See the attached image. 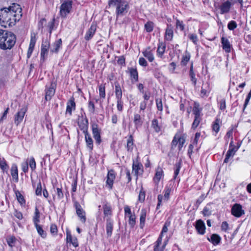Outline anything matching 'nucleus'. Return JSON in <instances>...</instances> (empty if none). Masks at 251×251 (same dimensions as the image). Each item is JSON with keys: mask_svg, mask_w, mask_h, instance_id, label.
<instances>
[{"mask_svg": "<svg viewBox=\"0 0 251 251\" xmlns=\"http://www.w3.org/2000/svg\"><path fill=\"white\" fill-rule=\"evenodd\" d=\"M103 214L104 215V218L110 219V217L112 215V207L110 204L105 203L103 205Z\"/></svg>", "mask_w": 251, "mask_h": 251, "instance_id": "f3484780", "label": "nucleus"}, {"mask_svg": "<svg viewBox=\"0 0 251 251\" xmlns=\"http://www.w3.org/2000/svg\"><path fill=\"white\" fill-rule=\"evenodd\" d=\"M11 175L14 179H15V181H18V168L16 164H13L11 168Z\"/></svg>", "mask_w": 251, "mask_h": 251, "instance_id": "cd10ccee", "label": "nucleus"}, {"mask_svg": "<svg viewBox=\"0 0 251 251\" xmlns=\"http://www.w3.org/2000/svg\"><path fill=\"white\" fill-rule=\"evenodd\" d=\"M163 176V171L162 169L160 167H158L155 170V174L153 178L154 181L156 183H158Z\"/></svg>", "mask_w": 251, "mask_h": 251, "instance_id": "4be33fe9", "label": "nucleus"}, {"mask_svg": "<svg viewBox=\"0 0 251 251\" xmlns=\"http://www.w3.org/2000/svg\"><path fill=\"white\" fill-rule=\"evenodd\" d=\"M162 236L161 234L156 242V245L154 246V251H163V249H159L158 247L162 242Z\"/></svg>", "mask_w": 251, "mask_h": 251, "instance_id": "09e8293b", "label": "nucleus"}, {"mask_svg": "<svg viewBox=\"0 0 251 251\" xmlns=\"http://www.w3.org/2000/svg\"><path fill=\"white\" fill-rule=\"evenodd\" d=\"M75 208L76 214L79 217L80 221L83 224L85 223L86 221V213L85 211L81 207L80 204L77 202H75Z\"/></svg>", "mask_w": 251, "mask_h": 251, "instance_id": "423d86ee", "label": "nucleus"}, {"mask_svg": "<svg viewBox=\"0 0 251 251\" xmlns=\"http://www.w3.org/2000/svg\"><path fill=\"white\" fill-rule=\"evenodd\" d=\"M75 102L74 98H71L67 103L66 112L69 113L70 115H72L73 110H75Z\"/></svg>", "mask_w": 251, "mask_h": 251, "instance_id": "6ab92c4d", "label": "nucleus"}, {"mask_svg": "<svg viewBox=\"0 0 251 251\" xmlns=\"http://www.w3.org/2000/svg\"><path fill=\"white\" fill-rule=\"evenodd\" d=\"M62 40L61 39H59L57 40H56L51 46L50 49V51L51 53H58L59 49L62 46Z\"/></svg>", "mask_w": 251, "mask_h": 251, "instance_id": "dca6fc26", "label": "nucleus"}, {"mask_svg": "<svg viewBox=\"0 0 251 251\" xmlns=\"http://www.w3.org/2000/svg\"><path fill=\"white\" fill-rule=\"evenodd\" d=\"M237 151V149L236 148H229L224 161V163H227L230 157L233 156Z\"/></svg>", "mask_w": 251, "mask_h": 251, "instance_id": "b1692460", "label": "nucleus"}, {"mask_svg": "<svg viewBox=\"0 0 251 251\" xmlns=\"http://www.w3.org/2000/svg\"><path fill=\"white\" fill-rule=\"evenodd\" d=\"M129 72L132 80L137 82L138 81V75L136 69L130 68Z\"/></svg>", "mask_w": 251, "mask_h": 251, "instance_id": "7c9ffc66", "label": "nucleus"}, {"mask_svg": "<svg viewBox=\"0 0 251 251\" xmlns=\"http://www.w3.org/2000/svg\"><path fill=\"white\" fill-rule=\"evenodd\" d=\"M110 6H116L117 14L123 15L127 12L128 4L125 1L121 0H110L109 2Z\"/></svg>", "mask_w": 251, "mask_h": 251, "instance_id": "f03ea898", "label": "nucleus"}, {"mask_svg": "<svg viewBox=\"0 0 251 251\" xmlns=\"http://www.w3.org/2000/svg\"><path fill=\"white\" fill-rule=\"evenodd\" d=\"M17 200L21 204L25 203V200L23 195L19 192L16 193Z\"/></svg>", "mask_w": 251, "mask_h": 251, "instance_id": "603ef678", "label": "nucleus"}, {"mask_svg": "<svg viewBox=\"0 0 251 251\" xmlns=\"http://www.w3.org/2000/svg\"><path fill=\"white\" fill-rule=\"evenodd\" d=\"M221 123V120L219 119H216L212 125L213 130L216 133H217L220 129V124Z\"/></svg>", "mask_w": 251, "mask_h": 251, "instance_id": "e433bc0d", "label": "nucleus"}, {"mask_svg": "<svg viewBox=\"0 0 251 251\" xmlns=\"http://www.w3.org/2000/svg\"><path fill=\"white\" fill-rule=\"evenodd\" d=\"M26 111L25 108H22L18 111L15 116V124L18 126L23 121Z\"/></svg>", "mask_w": 251, "mask_h": 251, "instance_id": "f8f14e48", "label": "nucleus"}, {"mask_svg": "<svg viewBox=\"0 0 251 251\" xmlns=\"http://www.w3.org/2000/svg\"><path fill=\"white\" fill-rule=\"evenodd\" d=\"M210 92L209 84L208 83H206L205 84H203L201 87V97H204L208 96L209 93Z\"/></svg>", "mask_w": 251, "mask_h": 251, "instance_id": "c756f323", "label": "nucleus"}, {"mask_svg": "<svg viewBox=\"0 0 251 251\" xmlns=\"http://www.w3.org/2000/svg\"><path fill=\"white\" fill-rule=\"evenodd\" d=\"M170 193H171V189L170 188H166L165 189L164 195L163 196L164 201H167L169 200Z\"/></svg>", "mask_w": 251, "mask_h": 251, "instance_id": "4d7b16f0", "label": "nucleus"}, {"mask_svg": "<svg viewBox=\"0 0 251 251\" xmlns=\"http://www.w3.org/2000/svg\"><path fill=\"white\" fill-rule=\"evenodd\" d=\"M99 94L100 98H104L105 97V87L104 85H100L99 87Z\"/></svg>", "mask_w": 251, "mask_h": 251, "instance_id": "6e6d98bb", "label": "nucleus"}, {"mask_svg": "<svg viewBox=\"0 0 251 251\" xmlns=\"http://www.w3.org/2000/svg\"><path fill=\"white\" fill-rule=\"evenodd\" d=\"M185 142V138L182 135L177 133L174 136L171 143V148L174 149L178 144V150L180 151Z\"/></svg>", "mask_w": 251, "mask_h": 251, "instance_id": "20e7f679", "label": "nucleus"}, {"mask_svg": "<svg viewBox=\"0 0 251 251\" xmlns=\"http://www.w3.org/2000/svg\"><path fill=\"white\" fill-rule=\"evenodd\" d=\"M17 240V239L14 236H8L6 238V241L11 248L15 246Z\"/></svg>", "mask_w": 251, "mask_h": 251, "instance_id": "bb28decb", "label": "nucleus"}, {"mask_svg": "<svg viewBox=\"0 0 251 251\" xmlns=\"http://www.w3.org/2000/svg\"><path fill=\"white\" fill-rule=\"evenodd\" d=\"M176 26L177 28H179L181 31L184 29L185 25L182 21L176 20Z\"/></svg>", "mask_w": 251, "mask_h": 251, "instance_id": "13d9d810", "label": "nucleus"}, {"mask_svg": "<svg viewBox=\"0 0 251 251\" xmlns=\"http://www.w3.org/2000/svg\"><path fill=\"white\" fill-rule=\"evenodd\" d=\"M50 47V42L47 39L43 41L41 45V57L43 61L45 60V59L47 57L48 55Z\"/></svg>", "mask_w": 251, "mask_h": 251, "instance_id": "0eeeda50", "label": "nucleus"}, {"mask_svg": "<svg viewBox=\"0 0 251 251\" xmlns=\"http://www.w3.org/2000/svg\"><path fill=\"white\" fill-rule=\"evenodd\" d=\"M133 139L132 135H130L127 141V149L128 151H132L133 146Z\"/></svg>", "mask_w": 251, "mask_h": 251, "instance_id": "37998d69", "label": "nucleus"}, {"mask_svg": "<svg viewBox=\"0 0 251 251\" xmlns=\"http://www.w3.org/2000/svg\"><path fill=\"white\" fill-rule=\"evenodd\" d=\"M170 225V222H167L165 223V224L163 227L161 234H160L161 235H163V233H166L168 231V226H169Z\"/></svg>", "mask_w": 251, "mask_h": 251, "instance_id": "0e129e2a", "label": "nucleus"}, {"mask_svg": "<svg viewBox=\"0 0 251 251\" xmlns=\"http://www.w3.org/2000/svg\"><path fill=\"white\" fill-rule=\"evenodd\" d=\"M106 230L107 236H111L113 230V222L111 219H107Z\"/></svg>", "mask_w": 251, "mask_h": 251, "instance_id": "5701e85b", "label": "nucleus"}, {"mask_svg": "<svg viewBox=\"0 0 251 251\" xmlns=\"http://www.w3.org/2000/svg\"><path fill=\"white\" fill-rule=\"evenodd\" d=\"M96 30V25H92L88 31L86 32L85 39L88 41L92 38L94 36Z\"/></svg>", "mask_w": 251, "mask_h": 251, "instance_id": "412c9836", "label": "nucleus"}, {"mask_svg": "<svg viewBox=\"0 0 251 251\" xmlns=\"http://www.w3.org/2000/svg\"><path fill=\"white\" fill-rule=\"evenodd\" d=\"M39 219L40 212L38 208L36 207L35 211V216L33 218V222L35 225L38 224V222H39Z\"/></svg>", "mask_w": 251, "mask_h": 251, "instance_id": "49530a36", "label": "nucleus"}, {"mask_svg": "<svg viewBox=\"0 0 251 251\" xmlns=\"http://www.w3.org/2000/svg\"><path fill=\"white\" fill-rule=\"evenodd\" d=\"M36 42V34L34 33H31V39H30V44H29V47L34 48Z\"/></svg>", "mask_w": 251, "mask_h": 251, "instance_id": "3c124183", "label": "nucleus"}, {"mask_svg": "<svg viewBox=\"0 0 251 251\" xmlns=\"http://www.w3.org/2000/svg\"><path fill=\"white\" fill-rule=\"evenodd\" d=\"M156 106L158 110L162 111L163 109V105L162 100L160 99H156Z\"/></svg>", "mask_w": 251, "mask_h": 251, "instance_id": "052dcab7", "label": "nucleus"}, {"mask_svg": "<svg viewBox=\"0 0 251 251\" xmlns=\"http://www.w3.org/2000/svg\"><path fill=\"white\" fill-rule=\"evenodd\" d=\"M237 24L234 21H230L227 25V27L230 30H233L237 27Z\"/></svg>", "mask_w": 251, "mask_h": 251, "instance_id": "864d4df0", "label": "nucleus"}, {"mask_svg": "<svg viewBox=\"0 0 251 251\" xmlns=\"http://www.w3.org/2000/svg\"><path fill=\"white\" fill-rule=\"evenodd\" d=\"M5 39L3 42L4 45H1L0 49L2 50L11 49L15 45L16 43V36L11 32H8L6 35Z\"/></svg>", "mask_w": 251, "mask_h": 251, "instance_id": "7ed1b4c3", "label": "nucleus"}, {"mask_svg": "<svg viewBox=\"0 0 251 251\" xmlns=\"http://www.w3.org/2000/svg\"><path fill=\"white\" fill-rule=\"evenodd\" d=\"M174 36L173 27L170 25H168L165 33V39L167 41H172Z\"/></svg>", "mask_w": 251, "mask_h": 251, "instance_id": "a211bd4d", "label": "nucleus"}, {"mask_svg": "<svg viewBox=\"0 0 251 251\" xmlns=\"http://www.w3.org/2000/svg\"><path fill=\"white\" fill-rule=\"evenodd\" d=\"M153 23L152 22H148L145 25V28L146 30L148 32H150L153 30Z\"/></svg>", "mask_w": 251, "mask_h": 251, "instance_id": "c03bdc74", "label": "nucleus"}, {"mask_svg": "<svg viewBox=\"0 0 251 251\" xmlns=\"http://www.w3.org/2000/svg\"><path fill=\"white\" fill-rule=\"evenodd\" d=\"M151 126L155 132H159L160 131V126L159 125L158 121L156 119L152 121Z\"/></svg>", "mask_w": 251, "mask_h": 251, "instance_id": "79ce46f5", "label": "nucleus"}, {"mask_svg": "<svg viewBox=\"0 0 251 251\" xmlns=\"http://www.w3.org/2000/svg\"><path fill=\"white\" fill-rule=\"evenodd\" d=\"M219 108L221 110H224L226 108L225 99H222L219 101Z\"/></svg>", "mask_w": 251, "mask_h": 251, "instance_id": "680f3d73", "label": "nucleus"}, {"mask_svg": "<svg viewBox=\"0 0 251 251\" xmlns=\"http://www.w3.org/2000/svg\"><path fill=\"white\" fill-rule=\"evenodd\" d=\"M20 5L13 3L8 8L0 10V24L4 26H12L21 19L22 13Z\"/></svg>", "mask_w": 251, "mask_h": 251, "instance_id": "f257e3e1", "label": "nucleus"}, {"mask_svg": "<svg viewBox=\"0 0 251 251\" xmlns=\"http://www.w3.org/2000/svg\"><path fill=\"white\" fill-rule=\"evenodd\" d=\"M189 75L191 78V80L192 81L194 85H196L197 83V78L195 77V74L193 71V65H191L190 71H189Z\"/></svg>", "mask_w": 251, "mask_h": 251, "instance_id": "a19ab883", "label": "nucleus"}, {"mask_svg": "<svg viewBox=\"0 0 251 251\" xmlns=\"http://www.w3.org/2000/svg\"><path fill=\"white\" fill-rule=\"evenodd\" d=\"M221 43L223 49L227 53H229L231 51V45L227 39L223 37L221 39Z\"/></svg>", "mask_w": 251, "mask_h": 251, "instance_id": "aec40b11", "label": "nucleus"}, {"mask_svg": "<svg viewBox=\"0 0 251 251\" xmlns=\"http://www.w3.org/2000/svg\"><path fill=\"white\" fill-rule=\"evenodd\" d=\"M150 49V48L146 49L143 52V54L144 56L146 57L150 62H152L154 60V56Z\"/></svg>", "mask_w": 251, "mask_h": 251, "instance_id": "2f4dec72", "label": "nucleus"}, {"mask_svg": "<svg viewBox=\"0 0 251 251\" xmlns=\"http://www.w3.org/2000/svg\"><path fill=\"white\" fill-rule=\"evenodd\" d=\"M88 110L91 114H94L95 112V106L94 102L89 101L88 105Z\"/></svg>", "mask_w": 251, "mask_h": 251, "instance_id": "5fc2aeb1", "label": "nucleus"}, {"mask_svg": "<svg viewBox=\"0 0 251 251\" xmlns=\"http://www.w3.org/2000/svg\"><path fill=\"white\" fill-rule=\"evenodd\" d=\"M201 109L200 107L199 104L198 103L195 102L193 110L195 116L201 117Z\"/></svg>", "mask_w": 251, "mask_h": 251, "instance_id": "72a5a7b5", "label": "nucleus"}, {"mask_svg": "<svg viewBox=\"0 0 251 251\" xmlns=\"http://www.w3.org/2000/svg\"><path fill=\"white\" fill-rule=\"evenodd\" d=\"M189 39L195 44H197L198 42L197 36L195 34H190L188 35Z\"/></svg>", "mask_w": 251, "mask_h": 251, "instance_id": "e2e57ef3", "label": "nucleus"}, {"mask_svg": "<svg viewBox=\"0 0 251 251\" xmlns=\"http://www.w3.org/2000/svg\"><path fill=\"white\" fill-rule=\"evenodd\" d=\"M202 214L204 216H209L211 214V212L208 207H205L202 211Z\"/></svg>", "mask_w": 251, "mask_h": 251, "instance_id": "774afa93", "label": "nucleus"}, {"mask_svg": "<svg viewBox=\"0 0 251 251\" xmlns=\"http://www.w3.org/2000/svg\"><path fill=\"white\" fill-rule=\"evenodd\" d=\"M201 121V117L195 116L194 122L192 125V128L196 129Z\"/></svg>", "mask_w": 251, "mask_h": 251, "instance_id": "de8ad7c7", "label": "nucleus"}, {"mask_svg": "<svg viewBox=\"0 0 251 251\" xmlns=\"http://www.w3.org/2000/svg\"><path fill=\"white\" fill-rule=\"evenodd\" d=\"M190 58V54L189 53L186 52L185 54H184L182 56V58L181 61V65L185 66L189 62Z\"/></svg>", "mask_w": 251, "mask_h": 251, "instance_id": "ea45409f", "label": "nucleus"}, {"mask_svg": "<svg viewBox=\"0 0 251 251\" xmlns=\"http://www.w3.org/2000/svg\"><path fill=\"white\" fill-rule=\"evenodd\" d=\"M29 166L32 171H33L36 168V162L34 158L32 157L30 158L29 162Z\"/></svg>", "mask_w": 251, "mask_h": 251, "instance_id": "bf43d9fd", "label": "nucleus"}, {"mask_svg": "<svg viewBox=\"0 0 251 251\" xmlns=\"http://www.w3.org/2000/svg\"><path fill=\"white\" fill-rule=\"evenodd\" d=\"M143 165L138 161H133L132 172L134 173L135 176H138L139 174L143 171Z\"/></svg>", "mask_w": 251, "mask_h": 251, "instance_id": "4468645a", "label": "nucleus"}, {"mask_svg": "<svg viewBox=\"0 0 251 251\" xmlns=\"http://www.w3.org/2000/svg\"><path fill=\"white\" fill-rule=\"evenodd\" d=\"M231 214L236 217H240L245 214L244 210L242 209V206L238 203L234 204L231 208Z\"/></svg>", "mask_w": 251, "mask_h": 251, "instance_id": "6e6552de", "label": "nucleus"}, {"mask_svg": "<svg viewBox=\"0 0 251 251\" xmlns=\"http://www.w3.org/2000/svg\"><path fill=\"white\" fill-rule=\"evenodd\" d=\"M92 129L93 137L96 142L99 144H100L101 142L100 130L99 129L98 125L95 123L93 124L92 125Z\"/></svg>", "mask_w": 251, "mask_h": 251, "instance_id": "9d476101", "label": "nucleus"}, {"mask_svg": "<svg viewBox=\"0 0 251 251\" xmlns=\"http://www.w3.org/2000/svg\"><path fill=\"white\" fill-rule=\"evenodd\" d=\"M214 245H217L221 240L220 236L217 234H213L211 236L210 239L207 238Z\"/></svg>", "mask_w": 251, "mask_h": 251, "instance_id": "a878e982", "label": "nucleus"}, {"mask_svg": "<svg viewBox=\"0 0 251 251\" xmlns=\"http://www.w3.org/2000/svg\"><path fill=\"white\" fill-rule=\"evenodd\" d=\"M0 168L3 172H7L9 166L3 157H0Z\"/></svg>", "mask_w": 251, "mask_h": 251, "instance_id": "473e14b6", "label": "nucleus"}, {"mask_svg": "<svg viewBox=\"0 0 251 251\" xmlns=\"http://www.w3.org/2000/svg\"><path fill=\"white\" fill-rule=\"evenodd\" d=\"M146 217V211L145 210L142 209L141 212L140 222V227L142 228L145 225V222Z\"/></svg>", "mask_w": 251, "mask_h": 251, "instance_id": "f704fd0d", "label": "nucleus"}, {"mask_svg": "<svg viewBox=\"0 0 251 251\" xmlns=\"http://www.w3.org/2000/svg\"><path fill=\"white\" fill-rule=\"evenodd\" d=\"M72 7V2L71 1H67L63 2L60 9V14L62 17L65 18L70 12Z\"/></svg>", "mask_w": 251, "mask_h": 251, "instance_id": "39448f33", "label": "nucleus"}, {"mask_svg": "<svg viewBox=\"0 0 251 251\" xmlns=\"http://www.w3.org/2000/svg\"><path fill=\"white\" fill-rule=\"evenodd\" d=\"M115 173L113 170H110L108 171L107 175L106 186L109 189H111L113 187V182L115 179Z\"/></svg>", "mask_w": 251, "mask_h": 251, "instance_id": "9b49d317", "label": "nucleus"}, {"mask_svg": "<svg viewBox=\"0 0 251 251\" xmlns=\"http://www.w3.org/2000/svg\"><path fill=\"white\" fill-rule=\"evenodd\" d=\"M50 231L51 233L56 234L57 232V226L54 224H52L50 227Z\"/></svg>", "mask_w": 251, "mask_h": 251, "instance_id": "69168bd1", "label": "nucleus"}, {"mask_svg": "<svg viewBox=\"0 0 251 251\" xmlns=\"http://www.w3.org/2000/svg\"><path fill=\"white\" fill-rule=\"evenodd\" d=\"M36 194L37 196H41L42 194V186L40 182H39L37 184V188L36 189L35 191Z\"/></svg>", "mask_w": 251, "mask_h": 251, "instance_id": "338daca9", "label": "nucleus"}, {"mask_svg": "<svg viewBox=\"0 0 251 251\" xmlns=\"http://www.w3.org/2000/svg\"><path fill=\"white\" fill-rule=\"evenodd\" d=\"M67 242L71 243L75 247L78 246L77 241L76 238H73L70 232H67Z\"/></svg>", "mask_w": 251, "mask_h": 251, "instance_id": "c85d7f7f", "label": "nucleus"}, {"mask_svg": "<svg viewBox=\"0 0 251 251\" xmlns=\"http://www.w3.org/2000/svg\"><path fill=\"white\" fill-rule=\"evenodd\" d=\"M35 226L39 234L41 235L43 238H45L46 236V234L44 232V231L43 229L42 226L38 224L35 225Z\"/></svg>", "mask_w": 251, "mask_h": 251, "instance_id": "a18cd8bd", "label": "nucleus"}, {"mask_svg": "<svg viewBox=\"0 0 251 251\" xmlns=\"http://www.w3.org/2000/svg\"><path fill=\"white\" fill-rule=\"evenodd\" d=\"M195 227L198 233L201 235L204 234L205 226L204 222L201 220H198L197 221Z\"/></svg>", "mask_w": 251, "mask_h": 251, "instance_id": "2eb2a0df", "label": "nucleus"}, {"mask_svg": "<svg viewBox=\"0 0 251 251\" xmlns=\"http://www.w3.org/2000/svg\"><path fill=\"white\" fill-rule=\"evenodd\" d=\"M55 93V89L53 87L51 86L48 88L46 91L45 100L48 101L50 100L51 97Z\"/></svg>", "mask_w": 251, "mask_h": 251, "instance_id": "393cba45", "label": "nucleus"}, {"mask_svg": "<svg viewBox=\"0 0 251 251\" xmlns=\"http://www.w3.org/2000/svg\"><path fill=\"white\" fill-rule=\"evenodd\" d=\"M87 126L84 129L83 132L85 134V139L86 143L87 148L92 151L93 149V142L91 135L88 133L87 131Z\"/></svg>", "mask_w": 251, "mask_h": 251, "instance_id": "ddd939ff", "label": "nucleus"}, {"mask_svg": "<svg viewBox=\"0 0 251 251\" xmlns=\"http://www.w3.org/2000/svg\"><path fill=\"white\" fill-rule=\"evenodd\" d=\"M115 95L117 100H122V91L119 84L115 86Z\"/></svg>", "mask_w": 251, "mask_h": 251, "instance_id": "c9c22d12", "label": "nucleus"}, {"mask_svg": "<svg viewBox=\"0 0 251 251\" xmlns=\"http://www.w3.org/2000/svg\"><path fill=\"white\" fill-rule=\"evenodd\" d=\"M134 123L136 126V127L137 128L139 126H141L142 125V121L141 118L139 114H135L134 116Z\"/></svg>", "mask_w": 251, "mask_h": 251, "instance_id": "4c0bfd02", "label": "nucleus"}, {"mask_svg": "<svg viewBox=\"0 0 251 251\" xmlns=\"http://www.w3.org/2000/svg\"><path fill=\"white\" fill-rule=\"evenodd\" d=\"M136 223V218L135 215H130L129 216L128 223L131 227H133Z\"/></svg>", "mask_w": 251, "mask_h": 251, "instance_id": "8fccbe9b", "label": "nucleus"}, {"mask_svg": "<svg viewBox=\"0 0 251 251\" xmlns=\"http://www.w3.org/2000/svg\"><path fill=\"white\" fill-rule=\"evenodd\" d=\"M165 45L162 43H159L158 45V48L157 50V54L160 56H162L165 50Z\"/></svg>", "mask_w": 251, "mask_h": 251, "instance_id": "58836bf2", "label": "nucleus"}, {"mask_svg": "<svg viewBox=\"0 0 251 251\" xmlns=\"http://www.w3.org/2000/svg\"><path fill=\"white\" fill-rule=\"evenodd\" d=\"M234 4L232 0H227L222 3L220 7L221 14H225L228 13L232 5Z\"/></svg>", "mask_w": 251, "mask_h": 251, "instance_id": "1a4fd4ad", "label": "nucleus"}]
</instances>
